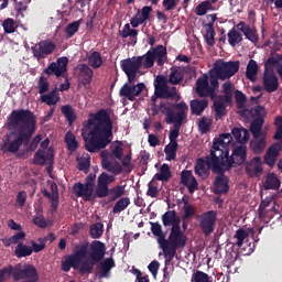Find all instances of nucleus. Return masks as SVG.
Masks as SVG:
<instances>
[{
	"label": "nucleus",
	"instance_id": "7",
	"mask_svg": "<svg viewBox=\"0 0 282 282\" xmlns=\"http://www.w3.org/2000/svg\"><path fill=\"white\" fill-rule=\"evenodd\" d=\"M120 67L122 72L126 74L129 83H135L137 76L138 74H140V70L142 68L145 69V57L144 55H141L121 59Z\"/></svg>",
	"mask_w": 282,
	"mask_h": 282
},
{
	"label": "nucleus",
	"instance_id": "5",
	"mask_svg": "<svg viewBox=\"0 0 282 282\" xmlns=\"http://www.w3.org/2000/svg\"><path fill=\"white\" fill-rule=\"evenodd\" d=\"M187 241L188 238L182 230V226L171 227L169 238H165L160 247L165 263L172 262L177 254V250L184 249L187 246Z\"/></svg>",
	"mask_w": 282,
	"mask_h": 282
},
{
	"label": "nucleus",
	"instance_id": "19",
	"mask_svg": "<svg viewBox=\"0 0 282 282\" xmlns=\"http://www.w3.org/2000/svg\"><path fill=\"white\" fill-rule=\"evenodd\" d=\"M94 189L95 187L82 182H76L73 185V192L76 197H85L86 202H91L93 199H95L96 194H94Z\"/></svg>",
	"mask_w": 282,
	"mask_h": 282
},
{
	"label": "nucleus",
	"instance_id": "30",
	"mask_svg": "<svg viewBox=\"0 0 282 282\" xmlns=\"http://www.w3.org/2000/svg\"><path fill=\"white\" fill-rule=\"evenodd\" d=\"M267 147H268V141L265 140V134L252 137L250 141V149L254 154L263 153Z\"/></svg>",
	"mask_w": 282,
	"mask_h": 282
},
{
	"label": "nucleus",
	"instance_id": "8",
	"mask_svg": "<svg viewBox=\"0 0 282 282\" xmlns=\"http://www.w3.org/2000/svg\"><path fill=\"white\" fill-rule=\"evenodd\" d=\"M239 61L225 62L219 58L214 63L212 70L220 80H226L232 78L237 73H239Z\"/></svg>",
	"mask_w": 282,
	"mask_h": 282
},
{
	"label": "nucleus",
	"instance_id": "64",
	"mask_svg": "<svg viewBox=\"0 0 282 282\" xmlns=\"http://www.w3.org/2000/svg\"><path fill=\"white\" fill-rule=\"evenodd\" d=\"M14 267L12 264H8V267H3L0 269V282H6L7 279L13 274Z\"/></svg>",
	"mask_w": 282,
	"mask_h": 282
},
{
	"label": "nucleus",
	"instance_id": "29",
	"mask_svg": "<svg viewBox=\"0 0 282 282\" xmlns=\"http://www.w3.org/2000/svg\"><path fill=\"white\" fill-rule=\"evenodd\" d=\"M115 267H116V262H115L113 258H106L99 264L98 278L99 279H109L111 270Z\"/></svg>",
	"mask_w": 282,
	"mask_h": 282
},
{
	"label": "nucleus",
	"instance_id": "35",
	"mask_svg": "<svg viewBox=\"0 0 282 282\" xmlns=\"http://www.w3.org/2000/svg\"><path fill=\"white\" fill-rule=\"evenodd\" d=\"M126 187L123 185H115L107 189L106 197H108V203H113L124 196Z\"/></svg>",
	"mask_w": 282,
	"mask_h": 282
},
{
	"label": "nucleus",
	"instance_id": "52",
	"mask_svg": "<svg viewBox=\"0 0 282 282\" xmlns=\"http://www.w3.org/2000/svg\"><path fill=\"white\" fill-rule=\"evenodd\" d=\"M184 80V72L181 68H175L170 73L169 83L172 85H178Z\"/></svg>",
	"mask_w": 282,
	"mask_h": 282
},
{
	"label": "nucleus",
	"instance_id": "10",
	"mask_svg": "<svg viewBox=\"0 0 282 282\" xmlns=\"http://www.w3.org/2000/svg\"><path fill=\"white\" fill-rule=\"evenodd\" d=\"M197 221L202 232L208 237L215 232V226L217 224V210L210 209L202 213L197 216Z\"/></svg>",
	"mask_w": 282,
	"mask_h": 282
},
{
	"label": "nucleus",
	"instance_id": "33",
	"mask_svg": "<svg viewBox=\"0 0 282 282\" xmlns=\"http://www.w3.org/2000/svg\"><path fill=\"white\" fill-rule=\"evenodd\" d=\"M227 105L229 104L221 98H218L214 101V113L216 121L224 119V117L228 115V110H226Z\"/></svg>",
	"mask_w": 282,
	"mask_h": 282
},
{
	"label": "nucleus",
	"instance_id": "40",
	"mask_svg": "<svg viewBox=\"0 0 282 282\" xmlns=\"http://www.w3.org/2000/svg\"><path fill=\"white\" fill-rule=\"evenodd\" d=\"M263 118H256L253 121H251L250 124V132L252 134V138H259L261 135H265V132H263Z\"/></svg>",
	"mask_w": 282,
	"mask_h": 282
},
{
	"label": "nucleus",
	"instance_id": "6",
	"mask_svg": "<svg viewBox=\"0 0 282 282\" xmlns=\"http://www.w3.org/2000/svg\"><path fill=\"white\" fill-rule=\"evenodd\" d=\"M221 144L214 141L208 160L214 164V174H225L228 169L229 151L228 149L219 148Z\"/></svg>",
	"mask_w": 282,
	"mask_h": 282
},
{
	"label": "nucleus",
	"instance_id": "28",
	"mask_svg": "<svg viewBox=\"0 0 282 282\" xmlns=\"http://www.w3.org/2000/svg\"><path fill=\"white\" fill-rule=\"evenodd\" d=\"M161 219L164 227H181V217L177 215L175 209L166 210L162 215Z\"/></svg>",
	"mask_w": 282,
	"mask_h": 282
},
{
	"label": "nucleus",
	"instance_id": "17",
	"mask_svg": "<svg viewBox=\"0 0 282 282\" xmlns=\"http://www.w3.org/2000/svg\"><path fill=\"white\" fill-rule=\"evenodd\" d=\"M210 170L213 173H215V164L209 161L207 156H205V159H197L194 167L195 174L197 176H199L202 180H206L208 176H210Z\"/></svg>",
	"mask_w": 282,
	"mask_h": 282
},
{
	"label": "nucleus",
	"instance_id": "21",
	"mask_svg": "<svg viewBox=\"0 0 282 282\" xmlns=\"http://www.w3.org/2000/svg\"><path fill=\"white\" fill-rule=\"evenodd\" d=\"M181 184L187 187L189 194H194L199 186L198 180L192 170H183L181 172Z\"/></svg>",
	"mask_w": 282,
	"mask_h": 282
},
{
	"label": "nucleus",
	"instance_id": "36",
	"mask_svg": "<svg viewBox=\"0 0 282 282\" xmlns=\"http://www.w3.org/2000/svg\"><path fill=\"white\" fill-rule=\"evenodd\" d=\"M173 173L170 164L163 163L160 167L159 173L154 174V178L159 182L167 183L172 180Z\"/></svg>",
	"mask_w": 282,
	"mask_h": 282
},
{
	"label": "nucleus",
	"instance_id": "9",
	"mask_svg": "<svg viewBox=\"0 0 282 282\" xmlns=\"http://www.w3.org/2000/svg\"><path fill=\"white\" fill-rule=\"evenodd\" d=\"M167 55V48L164 45H156L155 47H151L144 56V69H151L154 67L156 58L158 66H163L165 63V57Z\"/></svg>",
	"mask_w": 282,
	"mask_h": 282
},
{
	"label": "nucleus",
	"instance_id": "42",
	"mask_svg": "<svg viewBox=\"0 0 282 282\" xmlns=\"http://www.w3.org/2000/svg\"><path fill=\"white\" fill-rule=\"evenodd\" d=\"M33 254L32 247H29L28 245H23V242H19L14 249V256L18 259L31 257Z\"/></svg>",
	"mask_w": 282,
	"mask_h": 282
},
{
	"label": "nucleus",
	"instance_id": "13",
	"mask_svg": "<svg viewBox=\"0 0 282 282\" xmlns=\"http://www.w3.org/2000/svg\"><path fill=\"white\" fill-rule=\"evenodd\" d=\"M116 181L115 175H110L107 172H102L99 174L97 178V185L95 189V197L97 198H106L108 194V188L110 184Z\"/></svg>",
	"mask_w": 282,
	"mask_h": 282
},
{
	"label": "nucleus",
	"instance_id": "34",
	"mask_svg": "<svg viewBox=\"0 0 282 282\" xmlns=\"http://www.w3.org/2000/svg\"><path fill=\"white\" fill-rule=\"evenodd\" d=\"M40 100L46 106H56L61 101V96L57 88H54L47 94H42Z\"/></svg>",
	"mask_w": 282,
	"mask_h": 282
},
{
	"label": "nucleus",
	"instance_id": "3",
	"mask_svg": "<svg viewBox=\"0 0 282 282\" xmlns=\"http://www.w3.org/2000/svg\"><path fill=\"white\" fill-rule=\"evenodd\" d=\"M107 253V247L101 240H93L89 242H80L75 245L74 253L66 256L62 262V270L69 272L72 268L78 270L80 274L93 273L94 265L101 262Z\"/></svg>",
	"mask_w": 282,
	"mask_h": 282
},
{
	"label": "nucleus",
	"instance_id": "47",
	"mask_svg": "<svg viewBox=\"0 0 282 282\" xmlns=\"http://www.w3.org/2000/svg\"><path fill=\"white\" fill-rule=\"evenodd\" d=\"M64 142L67 145L69 152H76L78 149V141L76 135L69 130L65 133Z\"/></svg>",
	"mask_w": 282,
	"mask_h": 282
},
{
	"label": "nucleus",
	"instance_id": "61",
	"mask_svg": "<svg viewBox=\"0 0 282 282\" xmlns=\"http://www.w3.org/2000/svg\"><path fill=\"white\" fill-rule=\"evenodd\" d=\"M274 124L276 126V131L273 139L282 143V116L275 117Z\"/></svg>",
	"mask_w": 282,
	"mask_h": 282
},
{
	"label": "nucleus",
	"instance_id": "16",
	"mask_svg": "<svg viewBox=\"0 0 282 282\" xmlns=\"http://www.w3.org/2000/svg\"><path fill=\"white\" fill-rule=\"evenodd\" d=\"M68 62L69 59L66 56L58 57L56 62H52L48 67L44 69V73L47 76L55 75L59 78L67 72Z\"/></svg>",
	"mask_w": 282,
	"mask_h": 282
},
{
	"label": "nucleus",
	"instance_id": "2",
	"mask_svg": "<svg viewBox=\"0 0 282 282\" xmlns=\"http://www.w3.org/2000/svg\"><path fill=\"white\" fill-rule=\"evenodd\" d=\"M113 135V121L109 109L101 108L89 113L87 122L82 128V138L85 149L89 153H98L111 143Z\"/></svg>",
	"mask_w": 282,
	"mask_h": 282
},
{
	"label": "nucleus",
	"instance_id": "58",
	"mask_svg": "<svg viewBox=\"0 0 282 282\" xmlns=\"http://www.w3.org/2000/svg\"><path fill=\"white\" fill-rule=\"evenodd\" d=\"M36 241L32 240L30 242L32 246L31 249H32V252L40 253L46 248V238H39Z\"/></svg>",
	"mask_w": 282,
	"mask_h": 282
},
{
	"label": "nucleus",
	"instance_id": "38",
	"mask_svg": "<svg viewBox=\"0 0 282 282\" xmlns=\"http://www.w3.org/2000/svg\"><path fill=\"white\" fill-rule=\"evenodd\" d=\"M282 150V144L279 142L269 147L267 154L264 155V162L269 165L274 164V159L279 156V152Z\"/></svg>",
	"mask_w": 282,
	"mask_h": 282
},
{
	"label": "nucleus",
	"instance_id": "54",
	"mask_svg": "<svg viewBox=\"0 0 282 282\" xmlns=\"http://www.w3.org/2000/svg\"><path fill=\"white\" fill-rule=\"evenodd\" d=\"M80 25H82L80 20L68 23L65 29L66 37L67 39L74 37L78 33Z\"/></svg>",
	"mask_w": 282,
	"mask_h": 282
},
{
	"label": "nucleus",
	"instance_id": "4",
	"mask_svg": "<svg viewBox=\"0 0 282 282\" xmlns=\"http://www.w3.org/2000/svg\"><path fill=\"white\" fill-rule=\"evenodd\" d=\"M160 110L166 117V123L174 124V129L169 133L170 142L178 143L177 139L181 134V129L187 119L188 105L185 101H181L180 104H173L171 107L166 101H161Z\"/></svg>",
	"mask_w": 282,
	"mask_h": 282
},
{
	"label": "nucleus",
	"instance_id": "1",
	"mask_svg": "<svg viewBox=\"0 0 282 282\" xmlns=\"http://www.w3.org/2000/svg\"><path fill=\"white\" fill-rule=\"evenodd\" d=\"M8 132L0 144L2 153L17 154L22 145H29L37 129L35 113L30 109L12 110L6 121Z\"/></svg>",
	"mask_w": 282,
	"mask_h": 282
},
{
	"label": "nucleus",
	"instance_id": "56",
	"mask_svg": "<svg viewBox=\"0 0 282 282\" xmlns=\"http://www.w3.org/2000/svg\"><path fill=\"white\" fill-rule=\"evenodd\" d=\"M183 212V218L189 219L196 215L197 208L194 205L189 204L188 200H184Z\"/></svg>",
	"mask_w": 282,
	"mask_h": 282
},
{
	"label": "nucleus",
	"instance_id": "63",
	"mask_svg": "<svg viewBox=\"0 0 282 282\" xmlns=\"http://www.w3.org/2000/svg\"><path fill=\"white\" fill-rule=\"evenodd\" d=\"M192 282H210V278L208 273H204V271H196L192 275Z\"/></svg>",
	"mask_w": 282,
	"mask_h": 282
},
{
	"label": "nucleus",
	"instance_id": "23",
	"mask_svg": "<svg viewBox=\"0 0 282 282\" xmlns=\"http://www.w3.org/2000/svg\"><path fill=\"white\" fill-rule=\"evenodd\" d=\"M196 93L199 98H208L213 97V89L210 88V84L208 82V75L204 74L196 80Z\"/></svg>",
	"mask_w": 282,
	"mask_h": 282
},
{
	"label": "nucleus",
	"instance_id": "24",
	"mask_svg": "<svg viewBox=\"0 0 282 282\" xmlns=\"http://www.w3.org/2000/svg\"><path fill=\"white\" fill-rule=\"evenodd\" d=\"M237 30L243 34V36L246 37V40H248L249 42L253 43V44H258L259 43V34L257 33V28H251L249 26L248 23H246L245 21H240L237 24Z\"/></svg>",
	"mask_w": 282,
	"mask_h": 282
},
{
	"label": "nucleus",
	"instance_id": "39",
	"mask_svg": "<svg viewBox=\"0 0 282 282\" xmlns=\"http://www.w3.org/2000/svg\"><path fill=\"white\" fill-rule=\"evenodd\" d=\"M259 75V64L254 59H250L246 69V78L254 83L257 80V76Z\"/></svg>",
	"mask_w": 282,
	"mask_h": 282
},
{
	"label": "nucleus",
	"instance_id": "37",
	"mask_svg": "<svg viewBox=\"0 0 282 282\" xmlns=\"http://www.w3.org/2000/svg\"><path fill=\"white\" fill-rule=\"evenodd\" d=\"M208 108V99H194L191 101V111L194 116H202Z\"/></svg>",
	"mask_w": 282,
	"mask_h": 282
},
{
	"label": "nucleus",
	"instance_id": "25",
	"mask_svg": "<svg viewBox=\"0 0 282 282\" xmlns=\"http://www.w3.org/2000/svg\"><path fill=\"white\" fill-rule=\"evenodd\" d=\"M248 237H250V234H248V230L243 229V228H238L236 230V234L234 236V238L237 240L236 246L242 250L245 256H249L252 252V247L251 245H249L248 242H245L246 239H248ZM243 242L245 245L248 247V249H246V247H243Z\"/></svg>",
	"mask_w": 282,
	"mask_h": 282
},
{
	"label": "nucleus",
	"instance_id": "59",
	"mask_svg": "<svg viewBox=\"0 0 282 282\" xmlns=\"http://www.w3.org/2000/svg\"><path fill=\"white\" fill-rule=\"evenodd\" d=\"M37 89L41 96L50 91V82L47 77L40 76L37 80Z\"/></svg>",
	"mask_w": 282,
	"mask_h": 282
},
{
	"label": "nucleus",
	"instance_id": "53",
	"mask_svg": "<svg viewBox=\"0 0 282 282\" xmlns=\"http://www.w3.org/2000/svg\"><path fill=\"white\" fill-rule=\"evenodd\" d=\"M104 235V224L102 223H95L90 225L89 228V236L91 239H99Z\"/></svg>",
	"mask_w": 282,
	"mask_h": 282
},
{
	"label": "nucleus",
	"instance_id": "22",
	"mask_svg": "<svg viewBox=\"0 0 282 282\" xmlns=\"http://www.w3.org/2000/svg\"><path fill=\"white\" fill-rule=\"evenodd\" d=\"M262 85L268 94H273L279 90V77H276L274 70L263 73Z\"/></svg>",
	"mask_w": 282,
	"mask_h": 282
},
{
	"label": "nucleus",
	"instance_id": "14",
	"mask_svg": "<svg viewBox=\"0 0 282 282\" xmlns=\"http://www.w3.org/2000/svg\"><path fill=\"white\" fill-rule=\"evenodd\" d=\"M248 159V148L243 144L237 145L232 150L231 156L227 159V171H230L232 166H241Z\"/></svg>",
	"mask_w": 282,
	"mask_h": 282
},
{
	"label": "nucleus",
	"instance_id": "46",
	"mask_svg": "<svg viewBox=\"0 0 282 282\" xmlns=\"http://www.w3.org/2000/svg\"><path fill=\"white\" fill-rule=\"evenodd\" d=\"M208 11H217L216 8H214L210 4V0L202 1L196 8H195V14L197 17H205Z\"/></svg>",
	"mask_w": 282,
	"mask_h": 282
},
{
	"label": "nucleus",
	"instance_id": "43",
	"mask_svg": "<svg viewBox=\"0 0 282 282\" xmlns=\"http://www.w3.org/2000/svg\"><path fill=\"white\" fill-rule=\"evenodd\" d=\"M227 37L229 45L232 47H236L237 45L241 44V42H243V35L240 34V32L235 28L227 33Z\"/></svg>",
	"mask_w": 282,
	"mask_h": 282
},
{
	"label": "nucleus",
	"instance_id": "11",
	"mask_svg": "<svg viewBox=\"0 0 282 282\" xmlns=\"http://www.w3.org/2000/svg\"><path fill=\"white\" fill-rule=\"evenodd\" d=\"M56 48L57 46L52 40H42L31 47V52L36 61H42L51 56Z\"/></svg>",
	"mask_w": 282,
	"mask_h": 282
},
{
	"label": "nucleus",
	"instance_id": "31",
	"mask_svg": "<svg viewBox=\"0 0 282 282\" xmlns=\"http://www.w3.org/2000/svg\"><path fill=\"white\" fill-rule=\"evenodd\" d=\"M252 162L256 164H248L246 166V173L249 177H261L263 174V167H261V156H254Z\"/></svg>",
	"mask_w": 282,
	"mask_h": 282
},
{
	"label": "nucleus",
	"instance_id": "15",
	"mask_svg": "<svg viewBox=\"0 0 282 282\" xmlns=\"http://www.w3.org/2000/svg\"><path fill=\"white\" fill-rule=\"evenodd\" d=\"M33 164L37 166H44L47 164V172L51 173L54 164V152L51 150L45 151L39 149L33 155Z\"/></svg>",
	"mask_w": 282,
	"mask_h": 282
},
{
	"label": "nucleus",
	"instance_id": "49",
	"mask_svg": "<svg viewBox=\"0 0 282 282\" xmlns=\"http://www.w3.org/2000/svg\"><path fill=\"white\" fill-rule=\"evenodd\" d=\"M204 40L209 47L215 46V26L213 23L205 24Z\"/></svg>",
	"mask_w": 282,
	"mask_h": 282
},
{
	"label": "nucleus",
	"instance_id": "51",
	"mask_svg": "<svg viewBox=\"0 0 282 282\" xmlns=\"http://www.w3.org/2000/svg\"><path fill=\"white\" fill-rule=\"evenodd\" d=\"M223 96H219L218 98L224 99L226 104H232V83L225 82L223 84Z\"/></svg>",
	"mask_w": 282,
	"mask_h": 282
},
{
	"label": "nucleus",
	"instance_id": "57",
	"mask_svg": "<svg viewBox=\"0 0 282 282\" xmlns=\"http://www.w3.org/2000/svg\"><path fill=\"white\" fill-rule=\"evenodd\" d=\"M281 55L279 57L271 56L267 59L264 64V72L270 73L274 72V66H280Z\"/></svg>",
	"mask_w": 282,
	"mask_h": 282
},
{
	"label": "nucleus",
	"instance_id": "44",
	"mask_svg": "<svg viewBox=\"0 0 282 282\" xmlns=\"http://www.w3.org/2000/svg\"><path fill=\"white\" fill-rule=\"evenodd\" d=\"M131 204L130 197H120L112 207V214H121L124 212Z\"/></svg>",
	"mask_w": 282,
	"mask_h": 282
},
{
	"label": "nucleus",
	"instance_id": "12",
	"mask_svg": "<svg viewBox=\"0 0 282 282\" xmlns=\"http://www.w3.org/2000/svg\"><path fill=\"white\" fill-rule=\"evenodd\" d=\"M145 88L147 85L144 83L134 84V82H129L128 79L127 83H124L120 88L119 96L133 102L137 100V97H139L144 91Z\"/></svg>",
	"mask_w": 282,
	"mask_h": 282
},
{
	"label": "nucleus",
	"instance_id": "20",
	"mask_svg": "<svg viewBox=\"0 0 282 282\" xmlns=\"http://www.w3.org/2000/svg\"><path fill=\"white\" fill-rule=\"evenodd\" d=\"M156 98L164 99L162 100V102H165L170 108H172L174 105H177V102H180V100L182 99L175 86L171 88H165L164 91H162V94H159L156 96Z\"/></svg>",
	"mask_w": 282,
	"mask_h": 282
},
{
	"label": "nucleus",
	"instance_id": "27",
	"mask_svg": "<svg viewBox=\"0 0 282 282\" xmlns=\"http://www.w3.org/2000/svg\"><path fill=\"white\" fill-rule=\"evenodd\" d=\"M230 191V185H228V176L226 174L218 173L214 182V193L216 195L227 194Z\"/></svg>",
	"mask_w": 282,
	"mask_h": 282
},
{
	"label": "nucleus",
	"instance_id": "32",
	"mask_svg": "<svg viewBox=\"0 0 282 282\" xmlns=\"http://www.w3.org/2000/svg\"><path fill=\"white\" fill-rule=\"evenodd\" d=\"M150 225H151V232L154 237H156V242L161 248L163 245V241H165L166 239V234L163 230V226L159 221H150Z\"/></svg>",
	"mask_w": 282,
	"mask_h": 282
},
{
	"label": "nucleus",
	"instance_id": "50",
	"mask_svg": "<svg viewBox=\"0 0 282 282\" xmlns=\"http://www.w3.org/2000/svg\"><path fill=\"white\" fill-rule=\"evenodd\" d=\"M155 83L156 84L154 85V88H155L154 95L156 97L160 94L164 93V90L169 88V85H167L166 77L163 75H158L155 78Z\"/></svg>",
	"mask_w": 282,
	"mask_h": 282
},
{
	"label": "nucleus",
	"instance_id": "18",
	"mask_svg": "<svg viewBox=\"0 0 282 282\" xmlns=\"http://www.w3.org/2000/svg\"><path fill=\"white\" fill-rule=\"evenodd\" d=\"M153 13L152 6H144L142 9H139L137 13L131 18L130 25L133 29H138L140 25L145 24L151 20V14Z\"/></svg>",
	"mask_w": 282,
	"mask_h": 282
},
{
	"label": "nucleus",
	"instance_id": "45",
	"mask_svg": "<svg viewBox=\"0 0 282 282\" xmlns=\"http://www.w3.org/2000/svg\"><path fill=\"white\" fill-rule=\"evenodd\" d=\"M61 112L66 118L69 126H73V123L77 120L76 112L70 105L62 106Z\"/></svg>",
	"mask_w": 282,
	"mask_h": 282
},
{
	"label": "nucleus",
	"instance_id": "55",
	"mask_svg": "<svg viewBox=\"0 0 282 282\" xmlns=\"http://www.w3.org/2000/svg\"><path fill=\"white\" fill-rule=\"evenodd\" d=\"M119 35L121 39L138 37L139 31L137 29H131V25L127 23L122 30H119Z\"/></svg>",
	"mask_w": 282,
	"mask_h": 282
},
{
	"label": "nucleus",
	"instance_id": "41",
	"mask_svg": "<svg viewBox=\"0 0 282 282\" xmlns=\"http://www.w3.org/2000/svg\"><path fill=\"white\" fill-rule=\"evenodd\" d=\"M88 66L94 69H99L104 65V58L100 52L94 51L88 56Z\"/></svg>",
	"mask_w": 282,
	"mask_h": 282
},
{
	"label": "nucleus",
	"instance_id": "60",
	"mask_svg": "<svg viewBox=\"0 0 282 282\" xmlns=\"http://www.w3.org/2000/svg\"><path fill=\"white\" fill-rule=\"evenodd\" d=\"M2 28L6 34H13L15 33V21L12 18H7L2 22Z\"/></svg>",
	"mask_w": 282,
	"mask_h": 282
},
{
	"label": "nucleus",
	"instance_id": "62",
	"mask_svg": "<svg viewBox=\"0 0 282 282\" xmlns=\"http://www.w3.org/2000/svg\"><path fill=\"white\" fill-rule=\"evenodd\" d=\"M198 129L203 134L208 133L210 131V119H208V117L199 119Z\"/></svg>",
	"mask_w": 282,
	"mask_h": 282
},
{
	"label": "nucleus",
	"instance_id": "26",
	"mask_svg": "<svg viewBox=\"0 0 282 282\" xmlns=\"http://www.w3.org/2000/svg\"><path fill=\"white\" fill-rule=\"evenodd\" d=\"M78 79L83 86H88L93 83L94 69L88 64H79Z\"/></svg>",
	"mask_w": 282,
	"mask_h": 282
},
{
	"label": "nucleus",
	"instance_id": "48",
	"mask_svg": "<svg viewBox=\"0 0 282 282\" xmlns=\"http://www.w3.org/2000/svg\"><path fill=\"white\" fill-rule=\"evenodd\" d=\"M279 187H280L279 177L274 173H269L264 181V188L267 191H270V189L276 191L279 189Z\"/></svg>",
	"mask_w": 282,
	"mask_h": 282
}]
</instances>
